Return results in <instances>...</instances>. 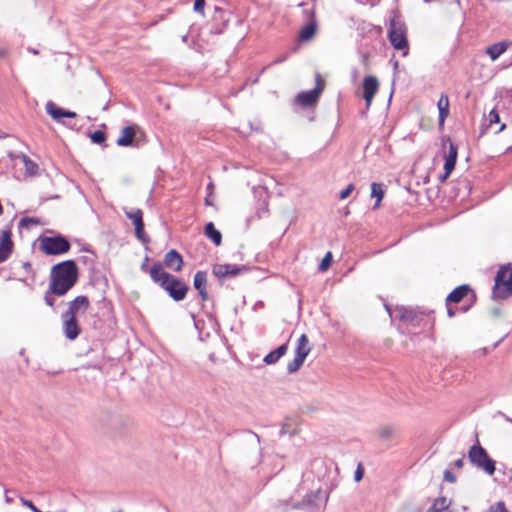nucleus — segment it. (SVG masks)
Instances as JSON below:
<instances>
[{"mask_svg":"<svg viewBox=\"0 0 512 512\" xmlns=\"http://www.w3.org/2000/svg\"><path fill=\"white\" fill-rule=\"evenodd\" d=\"M78 280V267L74 260H65L55 264L50 273L51 291L64 296Z\"/></svg>","mask_w":512,"mask_h":512,"instance_id":"nucleus-1","label":"nucleus"},{"mask_svg":"<svg viewBox=\"0 0 512 512\" xmlns=\"http://www.w3.org/2000/svg\"><path fill=\"white\" fill-rule=\"evenodd\" d=\"M388 39L395 50L402 51L405 57L409 53V43L407 39V27L405 23L395 14L389 21Z\"/></svg>","mask_w":512,"mask_h":512,"instance_id":"nucleus-2","label":"nucleus"},{"mask_svg":"<svg viewBox=\"0 0 512 512\" xmlns=\"http://www.w3.org/2000/svg\"><path fill=\"white\" fill-rule=\"evenodd\" d=\"M512 295V264L501 266L495 276L492 297L504 300Z\"/></svg>","mask_w":512,"mask_h":512,"instance_id":"nucleus-3","label":"nucleus"},{"mask_svg":"<svg viewBox=\"0 0 512 512\" xmlns=\"http://www.w3.org/2000/svg\"><path fill=\"white\" fill-rule=\"evenodd\" d=\"M468 458L472 465L492 476L496 471V462L488 455L487 451L479 444L472 445L468 451Z\"/></svg>","mask_w":512,"mask_h":512,"instance_id":"nucleus-4","label":"nucleus"},{"mask_svg":"<svg viewBox=\"0 0 512 512\" xmlns=\"http://www.w3.org/2000/svg\"><path fill=\"white\" fill-rule=\"evenodd\" d=\"M39 241L40 249L46 255H61L68 252L71 248L68 239L61 234L55 236H42L39 238Z\"/></svg>","mask_w":512,"mask_h":512,"instance_id":"nucleus-5","label":"nucleus"},{"mask_svg":"<svg viewBox=\"0 0 512 512\" xmlns=\"http://www.w3.org/2000/svg\"><path fill=\"white\" fill-rule=\"evenodd\" d=\"M385 307L392 319H399L407 326L419 327L421 325L423 315L416 310L400 306L392 311L388 305H385Z\"/></svg>","mask_w":512,"mask_h":512,"instance_id":"nucleus-6","label":"nucleus"},{"mask_svg":"<svg viewBox=\"0 0 512 512\" xmlns=\"http://www.w3.org/2000/svg\"><path fill=\"white\" fill-rule=\"evenodd\" d=\"M161 288L175 301L184 300L189 291V286L180 278L171 275L167 281L161 282Z\"/></svg>","mask_w":512,"mask_h":512,"instance_id":"nucleus-7","label":"nucleus"},{"mask_svg":"<svg viewBox=\"0 0 512 512\" xmlns=\"http://www.w3.org/2000/svg\"><path fill=\"white\" fill-rule=\"evenodd\" d=\"M315 87L309 91H302L296 96V103L302 107H311L318 102L324 90V81L319 73L316 74Z\"/></svg>","mask_w":512,"mask_h":512,"instance_id":"nucleus-8","label":"nucleus"},{"mask_svg":"<svg viewBox=\"0 0 512 512\" xmlns=\"http://www.w3.org/2000/svg\"><path fill=\"white\" fill-rule=\"evenodd\" d=\"M245 271H247V267L245 265L215 264L212 267L213 275L219 280L234 278Z\"/></svg>","mask_w":512,"mask_h":512,"instance_id":"nucleus-9","label":"nucleus"},{"mask_svg":"<svg viewBox=\"0 0 512 512\" xmlns=\"http://www.w3.org/2000/svg\"><path fill=\"white\" fill-rule=\"evenodd\" d=\"M140 132V129L137 125L132 124L124 127L120 136L118 137L116 143L120 147H138L137 141V133Z\"/></svg>","mask_w":512,"mask_h":512,"instance_id":"nucleus-10","label":"nucleus"},{"mask_svg":"<svg viewBox=\"0 0 512 512\" xmlns=\"http://www.w3.org/2000/svg\"><path fill=\"white\" fill-rule=\"evenodd\" d=\"M46 113L51 116V118L67 127H71L68 123H66L63 118H75L77 114L73 111L66 110L57 106L53 101H48L45 105Z\"/></svg>","mask_w":512,"mask_h":512,"instance_id":"nucleus-11","label":"nucleus"},{"mask_svg":"<svg viewBox=\"0 0 512 512\" xmlns=\"http://www.w3.org/2000/svg\"><path fill=\"white\" fill-rule=\"evenodd\" d=\"M61 319L63 321V333L69 340H75L81 333V327L74 315L62 313Z\"/></svg>","mask_w":512,"mask_h":512,"instance_id":"nucleus-12","label":"nucleus"},{"mask_svg":"<svg viewBox=\"0 0 512 512\" xmlns=\"http://www.w3.org/2000/svg\"><path fill=\"white\" fill-rule=\"evenodd\" d=\"M379 87L378 80L375 76H366L363 80V98L366 102V109H369L374 95Z\"/></svg>","mask_w":512,"mask_h":512,"instance_id":"nucleus-13","label":"nucleus"},{"mask_svg":"<svg viewBox=\"0 0 512 512\" xmlns=\"http://www.w3.org/2000/svg\"><path fill=\"white\" fill-rule=\"evenodd\" d=\"M193 286L198 291L202 301H207L209 299L207 292V273L205 271L199 270L195 273Z\"/></svg>","mask_w":512,"mask_h":512,"instance_id":"nucleus-14","label":"nucleus"},{"mask_svg":"<svg viewBox=\"0 0 512 512\" xmlns=\"http://www.w3.org/2000/svg\"><path fill=\"white\" fill-rule=\"evenodd\" d=\"M13 241L11 239V232L8 230L2 231L0 241V264L5 262L13 251Z\"/></svg>","mask_w":512,"mask_h":512,"instance_id":"nucleus-15","label":"nucleus"},{"mask_svg":"<svg viewBox=\"0 0 512 512\" xmlns=\"http://www.w3.org/2000/svg\"><path fill=\"white\" fill-rule=\"evenodd\" d=\"M163 263L167 268L179 272L183 266V257L177 250L171 249L165 254Z\"/></svg>","mask_w":512,"mask_h":512,"instance_id":"nucleus-16","label":"nucleus"},{"mask_svg":"<svg viewBox=\"0 0 512 512\" xmlns=\"http://www.w3.org/2000/svg\"><path fill=\"white\" fill-rule=\"evenodd\" d=\"M89 308V299L88 297L81 295L77 296L74 300L70 301L68 304L67 310L64 312L68 315L76 316L79 310H83L85 312Z\"/></svg>","mask_w":512,"mask_h":512,"instance_id":"nucleus-17","label":"nucleus"},{"mask_svg":"<svg viewBox=\"0 0 512 512\" xmlns=\"http://www.w3.org/2000/svg\"><path fill=\"white\" fill-rule=\"evenodd\" d=\"M150 277L152 281L156 284H158L161 287L162 281H167L169 277L172 275L168 272H166L163 269V266L160 262H156L152 265V267L149 270Z\"/></svg>","mask_w":512,"mask_h":512,"instance_id":"nucleus-18","label":"nucleus"},{"mask_svg":"<svg viewBox=\"0 0 512 512\" xmlns=\"http://www.w3.org/2000/svg\"><path fill=\"white\" fill-rule=\"evenodd\" d=\"M458 156V148L453 142L449 140V151L444 155L445 163L444 170L452 172L455 169Z\"/></svg>","mask_w":512,"mask_h":512,"instance_id":"nucleus-19","label":"nucleus"},{"mask_svg":"<svg viewBox=\"0 0 512 512\" xmlns=\"http://www.w3.org/2000/svg\"><path fill=\"white\" fill-rule=\"evenodd\" d=\"M470 291H471V288L469 285H467V284L460 285L448 294V296L446 298V302L459 303L468 295V293Z\"/></svg>","mask_w":512,"mask_h":512,"instance_id":"nucleus-20","label":"nucleus"},{"mask_svg":"<svg viewBox=\"0 0 512 512\" xmlns=\"http://www.w3.org/2000/svg\"><path fill=\"white\" fill-rule=\"evenodd\" d=\"M288 350V343H284L277 347L275 350L269 352L264 358L263 362L267 365H273L279 361L281 357H283Z\"/></svg>","mask_w":512,"mask_h":512,"instance_id":"nucleus-21","label":"nucleus"},{"mask_svg":"<svg viewBox=\"0 0 512 512\" xmlns=\"http://www.w3.org/2000/svg\"><path fill=\"white\" fill-rule=\"evenodd\" d=\"M437 107L439 110V126L443 127L445 119L449 115V98L446 94L440 96Z\"/></svg>","mask_w":512,"mask_h":512,"instance_id":"nucleus-22","label":"nucleus"},{"mask_svg":"<svg viewBox=\"0 0 512 512\" xmlns=\"http://www.w3.org/2000/svg\"><path fill=\"white\" fill-rule=\"evenodd\" d=\"M204 233L207 238H209L215 246H220L222 243V234L219 230L215 228L213 222H208L205 225Z\"/></svg>","mask_w":512,"mask_h":512,"instance_id":"nucleus-23","label":"nucleus"},{"mask_svg":"<svg viewBox=\"0 0 512 512\" xmlns=\"http://www.w3.org/2000/svg\"><path fill=\"white\" fill-rule=\"evenodd\" d=\"M508 46L509 44L505 41L494 43L487 47L486 53L489 55L491 60L495 61L507 50Z\"/></svg>","mask_w":512,"mask_h":512,"instance_id":"nucleus-24","label":"nucleus"},{"mask_svg":"<svg viewBox=\"0 0 512 512\" xmlns=\"http://www.w3.org/2000/svg\"><path fill=\"white\" fill-rule=\"evenodd\" d=\"M317 29V23L314 18V15L312 14V19L309 23H307L299 32V38L301 41H308L310 40L314 34L316 33Z\"/></svg>","mask_w":512,"mask_h":512,"instance_id":"nucleus-25","label":"nucleus"},{"mask_svg":"<svg viewBox=\"0 0 512 512\" xmlns=\"http://www.w3.org/2000/svg\"><path fill=\"white\" fill-rule=\"evenodd\" d=\"M21 161L25 166V174L28 177H33L38 174L39 166L36 162L31 160L26 154L19 155Z\"/></svg>","mask_w":512,"mask_h":512,"instance_id":"nucleus-26","label":"nucleus"},{"mask_svg":"<svg viewBox=\"0 0 512 512\" xmlns=\"http://www.w3.org/2000/svg\"><path fill=\"white\" fill-rule=\"evenodd\" d=\"M311 351L309 347V339L306 334H302L297 341V346L295 349V354L301 355L302 357H307Z\"/></svg>","mask_w":512,"mask_h":512,"instance_id":"nucleus-27","label":"nucleus"},{"mask_svg":"<svg viewBox=\"0 0 512 512\" xmlns=\"http://www.w3.org/2000/svg\"><path fill=\"white\" fill-rule=\"evenodd\" d=\"M371 197L376 198L374 209L378 208L380 206V203L384 197V189L383 185L381 183L373 182L371 184Z\"/></svg>","mask_w":512,"mask_h":512,"instance_id":"nucleus-28","label":"nucleus"},{"mask_svg":"<svg viewBox=\"0 0 512 512\" xmlns=\"http://www.w3.org/2000/svg\"><path fill=\"white\" fill-rule=\"evenodd\" d=\"M427 512H450L447 499L444 497L436 499Z\"/></svg>","mask_w":512,"mask_h":512,"instance_id":"nucleus-29","label":"nucleus"},{"mask_svg":"<svg viewBox=\"0 0 512 512\" xmlns=\"http://www.w3.org/2000/svg\"><path fill=\"white\" fill-rule=\"evenodd\" d=\"M135 227V236L137 239L143 244H148L150 242V237L146 234L144 230V222H139L134 225Z\"/></svg>","mask_w":512,"mask_h":512,"instance_id":"nucleus-30","label":"nucleus"},{"mask_svg":"<svg viewBox=\"0 0 512 512\" xmlns=\"http://www.w3.org/2000/svg\"><path fill=\"white\" fill-rule=\"evenodd\" d=\"M305 357H302L301 355L295 354V357L292 361H289L287 364V372L289 374L295 373L299 370V368L302 366V364L305 361Z\"/></svg>","mask_w":512,"mask_h":512,"instance_id":"nucleus-31","label":"nucleus"},{"mask_svg":"<svg viewBox=\"0 0 512 512\" xmlns=\"http://www.w3.org/2000/svg\"><path fill=\"white\" fill-rule=\"evenodd\" d=\"M125 215L128 219H130L133 224L142 222L143 221V212L141 209H131V210H124Z\"/></svg>","mask_w":512,"mask_h":512,"instance_id":"nucleus-32","label":"nucleus"},{"mask_svg":"<svg viewBox=\"0 0 512 512\" xmlns=\"http://www.w3.org/2000/svg\"><path fill=\"white\" fill-rule=\"evenodd\" d=\"M56 296H58V295L55 292L51 291V285H49L48 289L44 295V301H45L46 305L54 309Z\"/></svg>","mask_w":512,"mask_h":512,"instance_id":"nucleus-33","label":"nucleus"},{"mask_svg":"<svg viewBox=\"0 0 512 512\" xmlns=\"http://www.w3.org/2000/svg\"><path fill=\"white\" fill-rule=\"evenodd\" d=\"M91 141L95 144H104L106 141V133L102 130H95L90 134Z\"/></svg>","mask_w":512,"mask_h":512,"instance_id":"nucleus-34","label":"nucleus"},{"mask_svg":"<svg viewBox=\"0 0 512 512\" xmlns=\"http://www.w3.org/2000/svg\"><path fill=\"white\" fill-rule=\"evenodd\" d=\"M487 512H509L504 501H498L492 504Z\"/></svg>","mask_w":512,"mask_h":512,"instance_id":"nucleus-35","label":"nucleus"},{"mask_svg":"<svg viewBox=\"0 0 512 512\" xmlns=\"http://www.w3.org/2000/svg\"><path fill=\"white\" fill-rule=\"evenodd\" d=\"M331 262H332V254H331V252H327L319 265V270L326 271L330 267Z\"/></svg>","mask_w":512,"mask_h":512,"instance_id":"nucleus-36","label":"nucleus"},{"mask_svg":"<svg viewBox=\"0 0 512 512\" xmlns=\"http://www.w3.org/2000/svg\"><path fill=\"white\" fill-rule=\"evenodd\" d=\"M393 429L391 427H382L378 431V435L383 439H388L392 436Z\"/></svg>","mask_w":512,"mask_h":512,"instance_id":"nucleus-37","label":"nucleus"},{"mask_svg":"<svg viewBox=\"0 0 512 512\" xmlns=\"http://www.w3.org/2000/svg\"><path fill=\"white\" fill-rule=\"evenodd\" d=\"M488 118H489L490 124H494V123H499L500 122V116H499V113H498V111L496 109H492L489 112Z\"/></svg>","mask_w":512,"mask_h":512,"instance_id":"nucleus-38","label":"nucleus"},{"mask_svg":"<svg viewBox=\"0 0 512 512\" xmlns=\"http://www.w3.org/2000/svg\"><path fill=\"white\" fill-rule=\"evenodd\" d=\"M354 190V185L349 184L344 190H342L339 194V199L343 200L346 199Z\"/></svg>","mask_w":512,"mask_h":512,"instance_id":"nucleus-39","label":"nucleus"},{"mask_svg":"<svg viewBox=\"0 0 512 512\" xmlns=\"http://www.w3.org/2000/svg\"><path fill=\"white\" fill-rule=\"evenodd\" d=\"M39 221L36 218L24 217L20 220L19 224L22 227H27L29 224H38Z\"/></svg>","mask_w":512,"mask_h":512,"instance_id":"nucleus-40","label":"nucleus"},{"mask_svg":"<svg viewBox=\"0 0 512 512\" xmlns=\"http://www.w3.org/2000/svg\"><path fill=\"white\" fill-rule=\"evenodd\" d=\"M204 8H205V0H195L194 7H193L195 12L203 14Z\"/></svg>","mask_w":512,"mask_h":512,"instance_id":"nucleus-41","label":"nucleus"},{"mask_svg":"<svg viewBox=\"0 0 512 512\" xmlns=\"http://www.w3.org/2000/svg\"><path fill=\"white\" fill-rule=\"evenodd\" d=\"M225 27H226V22H223L221 25L213 26L210 30V33L213 35H219V34L223 33Z\"/></svg>","mask_w":512,"mask_h":512,"instance_id":"nucleus-42","label":"nucleus"},{"mask_svg":"<svg viewBox=\"0 0 512 512\" xmlns=\"http://www.w3.org/2000/svg\"><path fill=\"white\" fill-rule=\"evenodd\" d=\"M444 480L449 482V483H454L456 482V476L449 470V469H446L444 471Z\"/></svg>","mask_w":512,"mask_h":512,"instance_id":"nucleus-43","label":"nucleus"},{"mask_svg":"<svg viewBox=\"0 0 512 512\" xmlns=\"http://www.w3.org/2000/svg\"><path fill=\"white\" fill-rule=\"evenodd\" d=\"M364 475V469L361 464H358L357 469L354 473V479L356 482L360 481L363 478Z\"/></svg>","mask_w":512,"mask_h":512,"instance_id":"nucleus-44","label":"nucleus"},{"mask_svg":"<svg viewBox=\"0 0 512 512\" xmlns=\"http://www.w3.org/2000/svg\"><path fill=\"white\" fill-rule=\"evenodd\" d=\"M288 59V54H284L280 57H278L277 59H275L271 64H269L268 66L264 67L262 69V72L265 71L266 68L272 66V65H276V64H280V63H283L285 62L286 60Z\"/></svg>","mask_w":512,"mask_h":512,"instance_id":"nucleus-45","label":"nucleus"},{"mask_svg":"<svg viewBox=\"0 0 512 512\" xmlns=\"http://www.w3.org/2000/svg\"><path fill=\"white\" fill-rule=\"evenodd\" d=\"M8 168L9 164L5 162L3 159H0V176L3 175Z\"/></svg>","mask_w":512,"mask_h":512,"instance_id":"nucleus-46","label":"nucleus"},{"mask_svg":"<svg viewBox=\"0 0 512 512\" xmlns=\"http://www.w3.org/2000/svg\"><path fill=\"white\" fill-rule=\"evenodd\" d=\"M21 154H23V153H22V152L15 153V152L9 151V152L7 153V156H8V158H9L11 161H14V160H16V159H20V156H19V155H21Z\"/></svg>","mask_w":512,"mask_h":512,"instance_id":"nucleus-47","label":"nucleus"},{"mask_svg":"<svg viewBox=\"0 0 512 512\" xmlns=\"http://www.w3.org/2000/svg\"><path fill=\"white\" fill-rule=\"evenodd\" d=\"M446 306H447V315L451 318V317H454L456 315V311L453 307L450 306V303L446 302Z\"/></svg>","mask_w":512,"mask_h":512,"instance_id":"nucleus-48","label":"nucleus"},{"mask_svg":"<svg viewBox=\"0 0 512 512\" xmlns=\"http://www.w3.org/2000/svg\"><path fill=\"white\" fill-rule=\"evenodd\" d=\"M451 173L452 172H448V170H444V173L439 175V181L441 183L445 182L447 180V178L450 176Z\"/></svg>","mask_w":512,"mask_h":512,"instance_id":"nucleus-49","label":"nucleus"},{"mask_svg":"<svg viewBox=\"0 0 512 512\" xmlns=\"http://www.w3.org/2000/svg\"><path fill=\"white\" fill-rule=\"evenodd\" d=\"M464 465V458H459L456 461H454V466L458 469L462 468Z\"/></svg>","mask_w":512,"mask_h":512,"instance_id":"nucleus-50","label":"nucleus"},{"mask_svg":"<svg viewBox=\"0 0 512 512\" xmlns=\"http://www.w3.org/2000/svg\"><path fill=\"white\" fill-rule=\"evenodd\" d=\"M23 268H24L26 271L31 270V268H32L31 263H29V262H24V263H23Z\"/></svg>","mask_w":512,"mask_h":512,"instance_id":"nucleus-51","label":"nucleus"},{"mask_svg":"<svg viewBox=\"0 0 512 512\" xmlns=\"http://www.w3.org/2000/svg\"><path fill=\"white\" fill-rule=\"evenodd\" d=\"M7 55V50L5 48H0V58H4Z\"/></svg>","mask_w":512,"mask_h":512,"instance_id":"nucleus-52","label":"nucleus"},{"mask_svg":"<svg viewBox=\"0 0 512 512\" xmlns=\"http://www.w3.org/2000/svg\"><path fill=\"white\" fill-rule=\"evenodd\" d=\"M205 204H206V205H208V206L213 205V203L210 201L209 196H207V197L205 198Z\"/></svg>","mask_w":512,"mask_h":512,"instance_id":"nucleus-53","label":"nucleus"},{"mask_svg":"<svg viewBox=\"0 0 512 512\" xmlns=\"http://www.w3.org/2000/svg\"><path fill=\"white\" fill-rule=\"evenodd\" d=\"M8 136H9V134H7V133H5V132L0 131V139L7 138Z\"/></svg>","mask_w":512,"mask_h":512,"instance_id":"nucleus-54","label":"nucleus"},{"mask_svg":"<svg viewBox=\"0 0 512 512\" xmlns=\"http://www.w3.org/2000/svg\"><path fill=\"white\" fill-rule=\"evenodd\" d=\"M12 501H13V499H12V498H10L8 495H5V502H6V503H8V504H9V503H12Z\"/></svg>","mask_w":512,"mask_h":512,"instance_id":"nucleus-55","label":"nucleus"},{"mask_svg":"<svg viewBox=\"0 0 512 512\" xmlns=\"http://www.w3.org/2000/svg\"><path fill=\"white\" fill-rule=\"evenodd\" d=\"M398 65H399L398 61H397V60H395V61L393 62V67H394V69H395V70L398 68Z\"/></svg>","mask_w":512,"mask_h":512,"instance_id":"nucleus-56","label":"nucleus"},{"mask_svg":"<svg viewBox=\"0 0 512 512\" xmlns=\"http://www.w3.org/2000/svg\"><path fill=\"white\" fill-rule=\"evenodd\" d=\"M468 309H469V306H465V307H462V308H461L462 312H467V311H468Z\"/></svg>","mask_w":512,"mask_h":512,"instance_id":"nucleus-57","label":"nucleus"},{"mask_svg":"<svg viewBox=\"0 0 512 512\" xmlns=\"http://www.w3.org/2000/svg\"><path fill=\"white\" fill-rule=\"evenodd\" d=\"M506 125L505 124H502L501 127L499 128V131H503L505 129Z\"/></svg>","mask_w":512,"mask_h":512,"instance_id":"nucleus-58","label":"nucleus"},{"mask_svg":"<svg viewBox=\"0 0 512 512\" xmlns=\"http://www.w3.org/2000/svg\"><path fill=\"white\" fill-rule=\"evenodd\" d=\"M187 38H188V36H187V35H184V36L182 37V41H183V42H186V41H187Z\"/></svg>","mask_w":512,"mask_h":512,"instance_id":"nucleus-59","label":"nucleus"},{"mask_svg":"<svg viewBox=\"0 0 512 512\" xmlns=\"http://www.w3.org/2000/svg\"><path fill=\"white\" fill-rule=\"evenodd\" d=\"M253 434H254V436L256 437L257 441H258V442H260V437H259V435H258V434H256V433H253Z\"/></svg>","mask_w":512,"mask_h":512,"instance_id":"nucleus-60","label":"nucleus"},{"mask_svg":"<svg viewBox=\"0 0 512 512\" xmlns=\"http://www.w3.org/2000/svg\"><path fill=\"white\" fill-rule=\"evenodd\" d=\"M212 186H213V184L210 182V183L207 185V189H212Z\"/></svg>","mask_w":512,"mask_h":512,"instance_id":"nucleus-61","label":"nucleus"},{"mask_svg":"<svg viewBox=\"0 0 512 512\" xmlns=\"http://www.w3.org/2000/svg\"><path fill=\"white\" fill-rule=\"evenodd\" d=\"M212 186H213V184L210 182V183L207 185V189H212Z\"/></svg>","mask_w":512,"mask_h":512,"instance_id":"nucleus-62","label":"nucleus"},{"mask_svg":"<svg viewBox=\"0 0 512 512\" xmlns=\"http://www.w3.org/2000/svg\"><path fill=\"white\" fill-rule=\"evenodd\" d=\"M283 434H285V429H284V427L280 430V435H283Z\"/></svg>","mask_w":512,"mask_h":512,"instance_id":"nucleus-63","label":"nucleus"},{"mask_svg":"<svg viewBox=\"0 0 512 512\" xmlns=\"http://www.w3.org/2000/svg\"><path fill=\"white\" fill-rule=\"evenodd\" d=\"M510 103L512 104V93L510 94Z\"/></svg>","mask_w":512,"mask_h":512,"instance_id":"nucleus-64","label":"nucleus"}]
</instances>
